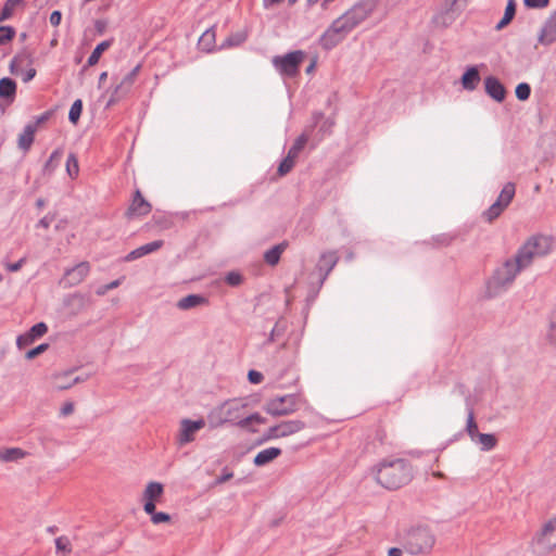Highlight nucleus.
<instances>
[{
    "label": "nucleus",
    "instance_id": "f704fd0d",
    "mask_svg": "<svg viewBox=\"0 0 556 556\" xmlns=\"http://www.w3.org/2000/svg\"><path fill=\"white\" fill-rule=\"evenodd\" d=\"M163 494V484L160 482H149L144 490V500L155 501Z\"/></svg>",
    "mask_w": 556,
    "mask_h": 556
},
{
    "label": "nucleus",
    "instance_id": "20e7f679",
    "mask_svg": "<svg viewBox=\"0 0 556 556\" xmlns=\"http://www.w3.org/2000/svg\"><path fill=\"white\" fill-rule=\"evenodd\" d=\"M306 400L298 393L275 396L266 401L264 410L273 417L288 416L295 413Z\"/></svg>",
    "mask_w": 556,
    "mask_h": 556
},
{
    "label": "nucleus",
    "instance_id": "6e6d98bb",
    "mask_svg": "<svg viewBox=\"0 0 556 556\" xmlns=\"http://www.w3.org/2000/svg\"><path fill=\"white\" fill-rule=\"evenodd\" d=\"M549 0H523L525 7L529 9H542L548 5Z\"/></svg>",
    "mask_w": 556,
    "mask_h": 556
},
{
    "label": "nucleus",
    "instance_id": "dca6fc26",
    "mask_svg": "<svg viewBox=\"0 0 556 556\" xmlns=\"http://www.w3.org/2000/svg\"><path fill=\"white\" fill-rule=\"evenodd\" d=\"M538 41L544 46L556 41V11L544 23L539 34Z\"/></svg>",
    "mask_w": 556,
    "mask_h": 556
},
{
    "label": "nucleus",
    "instance_id": "774afa93",
    "mask_svg": "<svg viewBox=\"0 0 556 556\" xmlns=\"http://www.w3.org/2000/svg\"><path fill=\"white\" fill-rule=\"evenodd\" d=\"M143 510L148 515L152 516L156 511L155 510V503H154V501L144 500Z\"/></svg>",
    "mask_w": 556,
    "mask_h": 556
},
{
    "label": "nucleus",
    "instance_id": "c03bdc74",
    "mask_svg": "<svg viewBox=\"0 0 556 556\" xmlns=\"http://www.w3.org/2000/svg\"><path fill=\"white\" fill-rule=\"evenodd\" d=\"M16 30L12 26H0V46L5 45L15 37Z\"/></svg>",
    "mask_w": 556,
    "mask_h": 556
},
{
    "label": "nucleus",
    "instance_id": "7ed1b4c3",
    "mask_svg": "<svg viewBox=\"0 0 556 556\" xmlns=\"http://www.w3.org/2000/svg\"><path fill=\"white\" fill-rule=\"evenodd\" d=\"M521 270L522 269L513 260V257L505 260L502 265L494 269L492 276L488 279L485 290L486 296L495 298L506 292Z\"/></svg>",
    "mask_w": 556,
    "mask_h": 556
},
{
    "label": "nucleus",
    "instance_id": "a211bd4d",
    "mask_svg": "<svg viewBox=\"0 0 556 556\" xmlns=\"http://www.w3.org/2000/svg\"><path fill=\"white\" fill-rule=\"evenodd\" d=\"M485 92L495 101L502 102L505 99L506 90L503 84L494 76L484 79Z\"/></svg>",
    "mask_w": 556,
    "mask_h": 556
},
{
    "label": "nucleus",
    "instance_id": "4468645a",
    "mask_svg": "<svg viewBox=\"0 0 556 556\" xmlns=\"http://www.w3.org/2000/svg\"><path fill=\"white\" fill-rule=\"evenodd\" d=\"M151 204L142 197L140 190H136L131 204L126 212V216L128 218L146 216L151 212Z\"/></svg>",
    "mask_w": 556,
    "mask_h": 556
},
{
    "label": "nucleus",
    "instance_id": "5701e85b",
    "mask_svg": "<svg viewBox=\"0 0 556 556\" xmlns=\"http://www.w3.org/2000/svg\"><path fill=\"white\" fill-rule=\"evenodd\" d=\"M282 451L279 447H268L258 452L254 459L253 464L257 467H262L273 462L275 458L280 456Z\"/></svg>",
    "mask_w": 556,
    "mask_h": 556
},
{
    "label": "nucleus",
    "instance_id": "69168bd1",
    "mask_svg": "<svg viewBox=\"0 0 556 556\" xmlns=\"http://www.w3.org/2000/svg\"><path fill=\"white\" fill-rule=\"evenodd\" d=\"M232 476H233L232 471H229L227 468H224L222 475L216 479V483L217 484L224 483V482L228 481L229 479H231Z\"/></svg>",
    "mask_w": 556,
    "mask_h": 556
},
{
    "label": "nucleus",
    "instance_id": "49530a36",
    "mask_svg": "<svg viewBox=\"0 0 556 556\" xmlns=\"http://www.w3.org/2000/svg\"><path fill=\"white\" fill-rule=\"evenodd\" d=\"M245 40L242 34H235L225 39L220 48H229L241 45Z\"/></svg>",
    "mask_w": 556,
    "mask_h": 556
},
{
    "label": "nucleus",
    "instance_id": "052dcab7",
    "mask_svg": "<svg viewBox=\"0 0 556 556\" xmlns=\"http://www.w3.org/2000/svg\"><path fill=\"white\" fill-rule=\"evenodd\" d=\"M26 263V257H22L20 258L17 262L15 263H9L7 264V269L8 271H11V273H15V271H18L23 265Z\"/></svg>",
    "mask_w": 556,
    "mask_h": 556
},
{
    "label": "nucleus",
    "instance_id": "6e6552de",
    "mask_svg": "<svg viewBox=\"0 0 556 556\" xmlns=\"http://www.w3.org/2000/svg\"><path fill=\"white\" fill-rule=\"evenodd\" d=\"M352 30L339 16L323 33L319 38V45L325 50H331L342 42Z\"/></svg>",
    "mask_w": 556,
    "mask_h": 556
},
{
    "label": "nucleus",
    "instance_id": "c85d7f7f",
    "mask_svg": "<svg viewBox=\"0 0 556 556\" xmlns=\"http://www.w3.org/2000/svg\"><path fill=\"white\" fill-rule=\"evenodd\" d=\"M26 452L20 447H8L0 450V462H17L26 456Z\"/></svg>",
    "mask_w": 556,
    "mask_h": 556
},
{
    "label": "nucleus",
    "instance_id": "412c9836",
    "mask_svg": "<svg viewBox=\"0 0 556 556\" xmlns=\"http://www.w3.org/2000/svg\"><path fill=\"white\" fill-rule=\"evenodd\" d=\"M535 257H539L536 253L528 248L525 243L518 249L513 260L518 264L521 269L530 266Z\"/></svg>",
    "mask_w": 556,
    "mask_h": 556
},
{
    "label": "nucleus",
    "instance_id": "79ce46f5",
    "mask_svg": "<svg viewBox=\"0 0 556 556\" xmlns=\"http://www.w3.org/2000/svg\"><path fill=\"white\" fill-rule=\"evenodd\" d=\"M21 2L22 0H7L0 12V23L9 20L13 14L14 8Z\"/></svg>",
    "mask_w": 556,
    "mask_h": 556
},
{
    "label": "nucleus",
    "instance_id": "603ef678",
    "mask_svg": "<svg viewBox=\"0 0 556 556\" xmlns=\"http://www.w3.org/2000/svg\"><path fill=\"white\" fill-rule=\"evenodd\" d=\"M238 410H239V407H238L237 403L233 402V403L227 404L226 417L224 419V422H229V421L237 419L238 416L235 413Z\"/></svg>",
    "mask_w": 556,
    "mask_h": 556
},
{
    "label": "nucleus",
    "instance_id": "473e14b6",
    "mask_svg": "<svg viewBox=\"0 0 556 556\" xmlns=\"http://www.w3.org/2000/svg\"><path fill=\"white\" fill-rule=\"evenodd\" d=\"M112 43H113V39L104 40V41L98 43L96 46V48L93 49V51L91 52V54L89 55V58L87 60V65L88 66L96 65L99 62L101 54L106 49H109L112 46Z\"/></svg>",
    "mask_w": 556,
    "mask_h": 556
},
{
    "label": "nucleus",
    "instance_id": "e2e57ef3",
    "mask_svg": "<svg viewBox=\"0 0 556 556\" xmlns=\"http://www.w3.org/2000/svg\"><path fill=\"white\" fill-rule=\"evenodd\" d=\"M50 24L52 26H59L61 24V21H62V13L58 10L53 11L51 14H50Z\"/></svg>",
    "mask_w": 556,
    "mask_h": 556
},
{
    "label": "nucleus",
    "instance_id": "2eb2a0df",
    "mask_svg": "<svg viewBox=\"0 0 556 556\" xmlns=\"http://www.w3.org/2000/svg\"><path fill=\"white\" fill-rule=\"evenodd\" d=\"M525 244L532 249L539 257L545 256L552 250V239L543 235L530 237Z\"/></svg>",
    "mask_w": 556,
    "mask_h": 556
},
{
    "label": "nucleus",
    "instance_id": "de8ad7c7",
    "mask_svg": "<svg viewBox=\"0 0 556 556\" xmlns=\"http://www.w3.org/2000/svg\"><path fill=\"white\" fill-rule=\"evenodd\" d=\"M285 330H286V326L282 325L280 321H277L269 332V336L266 340V344L274 342L276 340V338L282 336Z\"/></svg>",
    "mask_w": 556,
    "mask_h": 556
},
{
    "label": "nucleus",
    "instance_id": "423d86ee",
    "mask_svg": "<svg viewBox=\"0 0 556 556\" xmlns=\"http://www.w3.org/2000/svg\"><path fill=\"white\" fill-rule=\"evenodd\" d=\"M304 58V51L295 50L283 55L273 56L271 64L281 76L292 78L298 75Z\"/></svg>",
    "mask_w": 556,
    "mask_h": 556
},
{
    "label": "nucleus",
    "instance_id": "39448f33",
    "mask_svg": "<svg viewBox=\"0 0 556 556\" xmlns=\"http://www.w3.org/2000/svg\"><path fill=\"white\" fill-rule=\"evenodd\" d=\"M556 548V519L547 521L531 541V549L536 556H547Z\"/></svg>",
    "mask_w": 556,
    "mask_h": 556
},
{
    "label": "nucleus",
    "instance_id": "ea45409f",
    "mask_svg": "<svg viewBox=\"0 0 556 556\" xmlns=\"http://www.w3.org/2000/svg\"><path fill=\"white\" fill-rule=\"evenodd\" d=\"M83 112V101L77 99L73 102L70 112H68V121L76 125L80 118Z\"/></svg>",
    "mask_w": 556,
    "mask_h": 556
},
{
    "label": "nucleus",
    "instance_id": "72a5a7b5",
    "mask_svg": "<svg viewBox=\"0 0 556 556\" xmlns=\"http://www.w3.org/2000/svg\"><path fill=\"white\" fill-rule=\"evenodd\" d=\"M475 443L480 445L481 451L493 450L497 444V439L492 433H479Z\"/></svg>",
    "mask_w": 556,
    "mask_h": 556
},
{
    "label": "nucleus",
    "instance_id": "bf43d9fd",
    "mask_svg": "<svg viewBox=\"0 0 556 556\" xmlns=\"http://www.w3.org/2000/svg\"><path fill=\"white\" fill-rule=\"evenodd\" d=\"M251 424H252V422L250 421V419L248 418V416H247V417H244V418H241V419H239L237 422H235V425H236V426H238L239 428H241V429H247L248 431H250V432H253V433H254V432H256V429L252 428V427H251Z\"/></svg>",
    "mask_w": 556,
    "mask_h": 556
},
{
    "label": "nucleus",
    "instance_id": "ddd939ff",
    "mask_svg": "<svg viewBox=\"0 0 556 556\" xmlns=\"http://www.w3.org/2000/svg\"><path fill=\"white\" fill-rule=\"evenodd\" d=\"M47 331H48V326L46 323H43V321L37 323L34 326H31L27 332L20 334L16 338V346L20 350H22L24 346L30 345L36 339L46 334Z\"/></svg>",
    "mask_w": 556,
    "mask_h": 556
},
{
    "label": "nucleus",
    "instance_id": "e433bc0d",
    "mask_svg": "<svg viewBox=\"0 0 556 556\" xmlns=\"http://www.w3.org/2000/svg\"><path fill=\"white\" fill-rule=\"evenodd\" d=\"M308 137L305 132L301 134L293 142L291 148L288 151V154H290L293 157H298L300 152L303 150L305 144L307 143Z\"/></svg>",
    "mask_w": 556,
    "mask_h": 556
},
{
    "label": "nucleus",
    "instance_id": "4c0bfd02",
    "mask_svg": "<svg viewBox=\"0 0 556 556\" xmlns=\"http://www.w3.org/2000/svg\"><path fill=\"white\" fill-rule=\"evenodd\" d=\"M466 431H467L469 438L471 439V441L476 442L477 437L480 432L478 431V426H477V422L475 421V415H473V410L471 408L468 409Z\"/></svg>",
    "mask_w": 556,
    "mask_h": 556
},
{
    "label": "nucleus",
    "instance_id": "b1692460",
    "mask_svg": "<svg viewBox=\"0 0 556 556\" xmlns=\"http://www.w3.org/2000/svg\"><path fill=\"white\" fill-rule=\"evenodd\" d=\"M480 74L476 66L468 67L462 76L463 88L472 91L477 88L480 81Z\"/></svg>",
    "mask_w": 556,
    "mask_h": 556
},
{
    "label": "nucleus",
    "instance_id": "0e129e2a",
    "mask_svg": "<svg viewBox=\"0 0 556 556\" xmlns=\"http://www.w3.org/2000/svg\"><path fill=\"white\" fill-rule=\"evenodd\" d=\"M73 412H74V403L66 402L61 407L60 415L63 417H66V416L71 415Z\"/></svg>",
    "mask_w": 556,
    "mask_h": 556
},
{
    "label": "nucleus",
    "instance_id": "f3484780",
    "mask_svg": "<svg viewBox=\"0 0 556 556\" xmlns=\"http://www.w3.org/2000/svg\"><path fill=\"white\" fill-rule=\"evenodd\" d=\"M338 260L339 258L336 252H326L320 255L319 261L317 263V269L319 271L321 283L326 280L330 271L334 268V266L338 263Z\"/></svg>",
    "mask_w": 556,
    "mask_h": 556
},
{
    "label": "nucleus",
    "instance_id": "9d476101",
    "mask_svg": "<svg viewBox=\"0 0 556 556\" xmlns=\"http://www.w3.org/2000/svg\"><path fill=\"white\" fill-rule=\"evenodd\" d=\"M205 426L204 419L191 420L185 418L180 421L179 432L177 434V442L179 445H185L194 440L195 433Z\"/></svg>",
    "mask_w": 556,
    "mask_h": 556
},
{
    "label": "nucleus",
    "instance_id": "864d4df0",
    "mask_svg": "<svg viewBox=\"0 0 556 556\" xmlns=\"http://www.w3.org/2000/svg\"><path fill=\"white\" fill-rule=\"evenodd\" d=\"M172 519L170 515L167 514V513H163V511H155L152 516H151V521L154 523V525H160V523H164V522H169Z\"/></svg>",
    "mask_w": 556,
    "mask_h": 556
},
{
    "label": "nucleus",
    "instance_id": "4d7b16f0",
    "mask_svg": "<svg viewBox=\"0 0 556 556\" xmlns=\"http://www.w3.org/2000/svg\"><path fill=\"white\" fill-rule=\"evenodd\" d=\"M55 218V214L53 213H48L47 215H45L41 219H39V222L37 223L36 227L37 228H49L51 223L54 220Z\"/></svg>",
    "mask_w": 556,
    "mask_h": 556
},
{
    "label": "nucleus",
    "instance_id": "f257e3e1",
    "mask_svg": "<svg viewBox=\"0 0 556 556\" xmlns=\"http://www.w3.org/2000/svg\"><path fill=\"white\" fill-rule=\"evenodd\" d=\"M371 471L375 480L387 490H397L413 479V466L403 458L383 459Z\"/></svg>",
    "mask_w": 556,
    "mask_h": 556
},
{
    "label": "nucleus",
    "instance_id": "c756f323",
    "mask_svg": "<svg viewBox=\"0 0 556 556\" xmlns=\"http://www.w3.org/2000/svg\"><path fill=\"white\" fill-rule=\"evenodd\" d=\"M516 193V186L514 182H507L501 190L497 199L495 202H500L501 205H503L505 208L508 207V205L511 203Z\"/></svg>",
    "mask_w": 556,
    "mask_h": 556
},
{
    "label": "nucleus",
    "instance_id": "7c9ffc66",
    "mask_svg": "<svg viewBox=\"0 0 556 556\" xmlns=\"http://www.w3.org/2000/svg\"><path fill=\"white\" fill-rule=\"evenodd\" d=\"M516 7H517V3H516L515 0H508L507 1L506 8H505V12H504V16L495 25V29L496 30L503 29L504 27H506L514 20L515 14H516Z\"/></svg>",
    "mask_w": 556,
    "mask_h": 556
},
{
    "label": "nucleus",
    "instance_id": "680f3d73",
    "mask_svg": "<svg viewBox=\"0 0 556 556\" xmlns=\"http://www.w3.org/2000/svg\"><path fill=\"white\" fill-rule=\"evenodd\" d=\"M548 336L551 339L556 340V308L552 313Z\"/></svg>",
    "mask_w": 556,
    "mask_h": 556
},
{
    "label": "nucleus",
    "instance_id": "f03ea898",
    "mask_svg": "<svg viewBox=\"0 0 556 556\" xmlns=\"http://www.w3.org/2000/svg\"><path fill=\"white\" fill-rule=\"evenodd\" d=\"M435 541V534L428 526L410 527L405 530L401 539L404 549L414 556L429 555Z\"/></svg>",
    "mask_w": 556,
    "mask_h": 556
},
{
    "label": "nucleus",
    "instance_id": "6ab92c4d",
    "mask_svg": "<svg viewBox=\"0 0 556 556\" xmlns=\"http://www.w3.org/2000/svg\"><path fill=\"white\" fill-rule=\"evenodd\" d=\"M163 247V241L162 240H155V241H152V242H149L147 244H143L132 251H130L125 257H124V261L125 262H132L137 258H140L144 255H148L150 253H153L155 251H157L159 249H161Z\"/></svg>",
    "mask_w": 556,
    "mask_h": 556
},
{
    "label": "nucleus",
    "instance_id": "aec40b11",
    "mask_svg": "<svg viewBox=\"0 0 556 556\" xmlns=\"http://www.w3.org/2000/svg\"><path fill=\"white\" fill-rule=\"evenodd\" d=\"M280 438L294 434L305 428V422L300 419L286 420L276 425Z\"/></svg>",
    "mask_w": 556,
    "mask_h": 556
},
{
    "label": "nucleus",
    "instance_id": "c9c22d12",
    "mask_svg": "<svg viewBox=\"0 0 556 556\" xmlns=\"http://www.w3.org/2000/svg\"><path fill=\"white\" fill-rule=\"evenodd\" d=\"M505 207L500 202H494L488 210L482 213V217L488 222L492 223L501 216Z\"/></svg>",
    "mask_w": 556,
    "mask_h": 556
},
{
    "label": "nucleus",
    "instance_id": "cd10ccee",
    "mask_svg": "<svg viewBox=\"0 0 556 556\" xmlns=\"http://www.w3.org/2000/svg\"><path fill=\"white\" fill-rule=\"evenodd\" d=\"M215 38H216L215 27H211V28L206 29L199 38L198 45H199L200 49H202L205 52L213 51L214 47H215Z\"/></svg>",
    "mask_w": 556,
    "mask_h": 556
},
{
    "label": "nucleus",
    "instance_id": "4be33fe9",
    "mask_svg": "<svg viewBox=\"0 0 556 556\" xmlns=\"http://www.w3.org/2000/svg\"><path fill=\"white\" fill-rule=\"evenodd\" d=\"M289 247V242L287 240H283L282 242L271 247L264 253V261L269 266H276L281 257V254L287 250Z\"/></svg>",
    "mask_w": 556,
    "mask_h": 556
},
{
    "label": "nucleus",
    "instance_id": "a878e982",
    "mask_svg": "<svg viewBox=\"0 0 556 556\" xmlns=\"http://www.w3.org/2000/svg\"><path fill=\"white\" fill-rule=\"evenodd\" d=\"M207 302V299L201 294H188L177 302V307L182 311L193 308Z\"/></svg>",
    "mask_w": 556,
    "mask_h": 556
},
{
    "label": "nucleus",
    "instance_id": "2f4dec72",
    "mask_svg": "<svg viewBox=\"0 0 556 556\" xmlns=\"http://www.w3.org/2000/svg\"><path fill=\"white\" fill-rule=\"evenodd\" d=\"M63 155L62 149H55L43 165L42 174L50 176L59 165V162Z\"/></svg>",
    "mask_w": 556,
    "mask_h": 556
},
{
    "label": "nucleus",
    "instance_id": "f8f14e48",
    "mask_svg": "<svg viewBox=\"0 0 556 556\" xmlns=\"http://www.w3.org/2000/svg\"><path fill=\"white\" fill-rule=\"evenodd\" d=\"M139 70L140 65L135 66L130 72H128L123 77V79L118 84H116L109 103L119 100L130 90L131 86L136 80Z\"/></svg>",
    "mask_w": 556,
    "mask_h": 556
},
{
    "label": "nucleus",
    "instance_id": "37998d69",
    "mask_svg": "<svg viewBox=\"0 0 556 556\" xmlns=\"http://www.w3.org/2000/svg\"><path fill=\"white\" fill-rule=\"evenodd\" d=\"M295 157L287 154V156L280 162L278 166V174L280 176L287 175L294 166Z\"/></svg>",
    "mask_w": 556,
    "mask_h": 556
},
{
    "label": "nucleus",
    "instance_id": "1a4fd4ad",
    "mask_svg": "<svg viewBox=\"0 0 556 556\" xmlns=\"http://www.w3.org/2000/svg\"><path fill=\"white\" fill-rule=\"evenodd\" d=\"M466 3L467 0H445L443 11L434 16V21L443 27L450 26Z\"/></svg>",
    "mask_w": 556,
    "mask_h": 556
},
{
    "label": "nucleus",
    "instance_id": "09e8293b",
    "mask_svg": "<svg viewBox=\"0 0 556 556\" xmlns=\"http://www.w3.org/2000/svg\"><path fill=\"white\" fill-rule=\"evenodd\" d=\"M280 439L279 433L277 431L276 426L269 427L263 434V437L257 441V444H263L269 440Z\"/></svg>",
    "mask_w": 556,
    "mask_h": 556
},
{
    "label": "nucleus",
    "instance_id": "338daca9",
    "mask_svg": "<svg viewBox=\"0 0 556 556\" xmlns=\"http://www.w3.org/2000/svg\"><path fill=\"white\" fill-rule=\"evenodd\" d=\"M36 76V70L34 67H29L25 72L22 73V80L24 83L30 81Z\"/></svg>",
    "mask_w": 556,
    "mask_h": 556
},
{
    "label": "nucleus",
    "instance_id": "3c124183",
    "mask_svg": "<svg viewBox=\"0 0 556 556\" xmlns=\"http://www.w3.org/2000/svg\"><path fill=\"white\" fill-rule=\"evenodd\" d=\"M225 281L231 287H237L242 282V276L237 271H229L225 276Z\"/></svg>",
    "mask_w": 556,
    "mask_h": 556
},
{
    "label": "nucleus",
    "instance_id": "a18cd8bd",
    "mask_svg": "<svg viewBox=\"0 0 556 556\" xmlns=\"http://www.w3.org/2000/svg\"><path fill=\"white\" fill-rule=\"evenodd\" d=\"M515 93L518 100L526 101L530 98L531 87L527 83H520L517 85Z\"/></svg>",
    "mask_w": 556,
    "mask_h": 556
},
{
    "label": "nucleus",
    "instance_id": "5fc2aeb1",
    "mask_svg": "<svg viewBox=\"0 0 556 556\" xmlns=\"http://www.w3.org/2000/svg\"><path fill=\"white\" fill-rule=\"evenodd\" d=\"M119 285H121V279L113 280V281H111L110 283H106V285L100 286V287L96 290V293H97L98 295H104L108 291H110V290H112V289L117 288Z\"/></svg>",
    "mask_w": 556,
    "mask_h": 556
},
{
    "label": "nucleus",
    "instance_id": "bb28decb",
    "mask_svg": "<svg viewBox=\"0 0 556 556\" xmlns=\"http://www.w3.org/2000/svg\"><path fill=\"white\" fill-rule=\"evenodd\" d=\"M16 94V83L10 77L0 79V98L13 101Z\"/></svg>",
    "mask_w": 556,
    "mask_h": 556
},
{
    "label": "nucleus",
    "instance_id": "393cba45",
    "mask_svg": "<svg viewBox=\"0 0 556 556\" xmlns=\"http://www.w3.org/2000/svg\"><path fill=\"white\" fill-rule=\"evenodd\" d=\"M36 125L27 124L18 136V148L28 151L34 142Z\"/></svg>",
    "mask_w": 556,
    "mask_h": 556
},
{
    "label": "nucleus",
    "instance_id": "0eeeda50",
    "mask_svg": "<svg viewBox=\"0 0 556 556\" xmlns=\"http://www.w3.org/2000/svg\"><path fill=\"white\" fill-rule=\"evenodd\" d=\"M377 4L378 0H359L340 17L353 30L370 16Z\"/></svg>",
    "mask_w": 556,
    "mask_h": 556
},
{
    "label": "nucleus",
    "instance_id": "a19ab883",
    "mask_svg": "<svg viewBox=\"0 0 556 556\" xmlns=\"http://www.w3.org/2000/svg\"><path fill=\"white\" fill-rule=\"evenodd\" d=\"M66 173L71 178H76L79 173L78 160L74 153H70L66 160Z\"/></svg>",
    "mask_w": 556,
    "mask_h": 556
},
{
    "label": "nucleus",
    "instance_id": "9b49d317",
    "mask_svg": "<svg viewBox=\"0 0 556 556\" xmlns=\"http://www.w3.org/2000/svg\"><path fill=\"white\" fill-rule=\"evenodd\" d=\"M90 273V264L88 262H80L79 264L68 268L64 273L62 281L66 287H74L79 285Z\"/></svg>",
    "mask_w": 556,
    "mask_h": 556
},
{
    "label": "nucleus",
    "instance_id": "8fccbe9b",
    "mask_svg": "<svg viewBox=\"0 0 556 556\" xmlns=\"http://www.w3.org/2000/svg\"><path fill=\"white\" fill-rule=\"evenodd\" d=\"M48 348H49L48 343H41V344L37 345L36 348L27 351L25 354V357L27 359H33V358L37 357L38 355L42 354L43 352H46L48 350Z\"/></svg>",
    "mask_w": 556,
    "mask_h": 556
},
{
    "label": "nucleus",
    "instance_id": "58836bf2",
    "mask_svg": "<svg viewBox=\"0 0 556 556\" xmlns=\"http://www.w3.org/2000/svg\"><path fill=\"white\" fill-rule=\"evenodd\" d=\"M55 549L56 553L62 554V556H67L72 552L71 542L67 536L62 535L55 539Z\"/></svg>",
    "mask_w": 556,
    "mask_h": 556
},
{
    "label": "nucleus",
    "instance_id": "13d9d810",
    "mask_svg": "<svg viewBox=\"0 0 556 556\" xmlns=\"http://www.w3.org/2000/svg\"><path fill=\"white\" fill-rule=\"evenodd\" d=\"M264 379V376L262 372L257 371V370H254V369H251L249 372H248V380L253 383V384H257V383H261Z\"/></svg>",
    "mask_w": 556,
    "mask_h": 556
}]
</instances>
